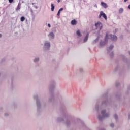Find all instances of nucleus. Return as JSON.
Listing matches in <instances>:
<instances>
[{
    "label": "nucleus",
    "instance_id": "nucleus-1",
    "mask_svg": "<svg viewBox=\"0 0 130 130\" xmlns=\"http://www.w3.org/2000/svg\"><path fill=\"white\" fill-rule=\"evenodd\" d=\"M108 39H111L112 41H116L117 40V37L116 36L112 35L111 34H109L108 33H107L106 34V37H105V41L103 43L102 42H101L100 43V45L101 46H103V45H105L106 43H107V41H108Z\"/></svg>",
    "mask_w": 130,
    "mask_h": 130
},
{
    "label": "nucleus",
    "instance_id": "nucleus-2",
    "mask_svg": "<svg viewBox=\"0 0 130 130\" xmlns=\"http://www.w3.org/2000/svg\"><path fill=\"white\" fill-rule=\"evenodd\" d=\"M101 115H99V120H102L105 117H109L110 114L109 113H106V110L105 109L101 110Z\"/></svg>",
    "mask_w": 130,
    "mask_h": 130
},
{
    "label": "nucleus",
    "instance_id": "nucleus-3",
    "mask_svg": "<svg viewBox=\"0 0 130 130\" xmlns=\"http://www.w3.org/2000/svg\"><path fill=\"white\" fill-rule=\"evenodd\" d=\"M50 47H51V43L48 40H45L44 41V45L43 48L44 51H48L50 50Z\"/></svg>",
    "mask_w": 130,
    "mask_h": 130
},
{
    "label": "nucleus",
    "instance_id": "nucleus-4",
    "mask_svg": "<svg viewBox=\"0 0 130 130\" xmlns=\"http://www.w3.org/2000/svg\"><path fill=\"white\" fill-rule=\"evenodd\" d=\"M34 98L35 99H36V103H37V110H40L41 109V104L40 103V101L38 100V95H35L34 96Z\"/></svg>",
    "mask_w": 130,
    "mask_h": 130
},
{
    "label": "nucleus",
    "instance_id": "nucleus-5",
    "mask_svg": "<svg viewBox=\"0 0 130 130\" xmlns=\"http://www.w3.org/2000/svg\"><path fill=\"white\" fill-rule=\"evenodd\" d=\"M95 26L96 27V29H99V30H102V28H103V25L99 21L95 24Z\"/></svg>",
    "mask_w": 130,
    "mask_h": 130
},
{
    "label": "nucleus",
    "instance_id": "nucleus-6",
    "mask_svg": "<svg viewBox=\"0 0 130 130\" xmlns=\"http://www.w3.org/2000/svg\"><path fill=\"white\" fill-rule=\"evenodd\" d=\"M102 16L105 19V20H106V21L107 20V16H106V14H105V13H104V12H103V11L100 12L99 18L100 19V18H101Z\"/></svg>",
    "mask_w": 130,
    "mask_h": 130
},
{
    "label": "nucleus",
    "instance_id": "nucleus-7",
    "mask_svg": "<svg viewBox=\"0 0 130 130\" xmlns=\"http://www.w3.org/2000/svg\"><path fill=\"white\" fill-rule=\"evenodd\" d=\"M48 36L50 39H54V37H55V35L52 32H50L48 35Z\"/></svg>",
    "mask_w": 130,
    "mask_h": 130
},
{
    "label": "nucleus",
    "instance_id": "nucleus-8",
    "mask_svg": "<svg viewBox=\"0 0 130 130\" xmlns=\"http://www.w3.org/2000/svg\"><path fill=\"white\" fill-rule=\"evenodd\" d=\"M88 38H89V34H86V36L85 37L83 40V42H87V41H88Z\"/></svg>",
    "mask_w": 130,
    "mask_h": 130
},
{
    "label": "nucleus",
    "instance_id": "nucleus-9",
    "mask_svg": "<svg viewBox=\"0 0 130 130\" xmlns=\"http://www.w3.org/2000/svg\"><path fill=\"white\" fill-rule=\"evenodd\" d=\"M101 5L105 9L108 7V5H107V4L104 2H101Z\"/></svg>",
    "mask_w": 130,
    "mask_h": 130
},
{
    "label": "nucleus",
    "instance_id": "nucleus-10",
    "mask_svg": "<svg viewBox=\"0 0 130 130\" xmlns=\"http://www.w3.org/2000/svg\"><path fill=\"white\" fill-rule=\"evenodd\" d=\"M57 122H61V121H63V119L61 117H58L57 118Z\"/></svg>",
    "mask_w": 130,
    "mask_h": 130
},
{
    "label": "nucleus",
    "instance_id": "nucleus-11",
    "mask_svg": "<svg viewBox=\"0 0 130 130\" xmlns=\"http://www.w3.org/2000/svg\"><path fill=\"white\" fill-rule=\"evenodd\" d=\"M39 57H36V58H35L34 59H33V61H34V62H35V63H36V62H38V61H39Z\"/></svg>",
    "mask_w": 130,
    "mask_h": 130
},
{
    "label": "nucleus",
    "instance_id": "nucleus-12",
    "mask_svg": "<svg viewBox=\"0 0 130 130\" xmlns=\"http://www.w3.org/2000/svg\"><path fill=\"white\" fill-rule=\"evenodd\" d=\"M71 25H73V26L77 25V21H76V20H73L71 21Z\"/></svg>",
    "mask_w": 130,
    "mask_h": 130
},
{
    "label": "nucleus",
    "instance_id": "nucleus-13",
    "mask_svg": "<svg viewBox=\"0 0 130 130\" xmlns=\"http://www.w3.org/2000/svg\"><path fill=\"white\" fill-rule=\"evenodd\" d=\"M63 11V8H60L59 11H58V13L57 14V16H60V12L61 11Z\"/></svg>",
    "mask_w": 130,
    "mask_h": 130
},
{
    "label": "nucleus",
    "instance_id": "nucleus-14",
    "mask_svg": "<svg viewBox=\"0 0 130 130\" xmlns=\"http://www.w3.org/2000/svg\"><path fill=\"white\" fill-rule=\"evenodd\" d=\"M76 34L77 36H79L80 37L82 36V34H81V32H80V30H78L76 31Z\"/></svg>",
    "mask_w": 130,
    "mask_h": 130
},
{
    "label": "nucleus",
    "instance_id": "nucleus-15",
    "mask_svg": "<svg viewBox=\"0 0 130 130\" xmlns=\"http://www.w3.org/2000/svg\"><path fill=\"white\" fill-rule=\"evenodd\" d=\"M95 110H96V111H99V104H96L95 105Z\"/></svg>",
    "mask_w": 130,
    "mask_h": 130
},
{
    "label": "nucleus",
    "instance_id": "nucleus-16",
    "mask_svg": "<svg viewBox=\"0 0 130 130\" xmlns=\"http://www.w3.org/2000/svg\"><path fill=\"white\" fill-rule=\"evenodd\" d=\"M99 41V37H98L95 40H94L93 41V44H95V43H97V42H98Z\"/></svg>",
    "mask_w": 130,
    "mask_h": 130
},
{
    "label": "nucleus",
    "instance_id": "nucleus-17",
    "mask_svg": "<svg viewBox=\"0 0 130 130\" xmlns=\"http://www.w3.org/2000/svg\"><path fill=\"white\" fill-rule=\"evenodd\" d=\"M107 100L106 101H103L102 102V105H107Z\"/></svg>",
    "mask_w": 130,
    "mask_h": 130
},
{
    "label": "nucleus",
    "instance_id": "nucleus-18",
    "mask_svg": "<svg viewBox=\"0 0 130 130\" xmlns=\"http://www.w3.org/2000/svg\"><path fill=\"white\" fill-rule=\"evenodd\" d=\"M51 10L52 12H53V11H54V8H55L54 4H52L51 5Z\"/></svg>",
    "mask_w": 130,
    "mask_h": 130
},
{
    "label": "nucleus",
    "instance_id": "nucleus-19",
    "mask_svg": "<svg viewBox=\"0 0 130 130\" xmlns=\"http://www.w3.org/2000/svg\"><path fill=\"white\" fill-rule=\"evenodd\" d=\"M21 22H24L25 21V17L22 16L20 18Z\"/></svg>",
    "mask_w": 130,
    "mask_h": 130
},
{
    "label": "nucleus",
    "instance_id": "nucleus-20",
    "mask_svg": "<svg viewBox=\"0 0 130 130\" xmlns=\"http://www.w3.org/2000/svg\"><path fill=\"white\" fill-rule=\"evenodd\" d=\"M123 8H120V9H119V14H121V13H123Z\"/></svg>",
    "mask_w": 130,
    "mask_h": 130
},
{
    "label": "nucleus",
    "instance_id": "nucleus-21",
    "mask_svg": "<svg viewBox=\"0 0 130 130\" xmlns=\"http://www.w3.org/2000/svg\"><path fill=\"white\" fill-rule=\"evenodd\" d=\"M20 9H21V4L19 3L17 8V10H20Z\"/></svg>",
    "mask_w": 130,
    "mask_h": 130
},
{
    "label": "nucleus",
    "instance_id": "nucleus-22",
    "mask_svg": "<svg viewBox=\"0 0 130 130\" xmlns=\"http://www.w3.org/2000/svg\"><path fill=\"white\" fill-rule=\"evenodd\" d=\"M110 125L111 127H114V124H113V123L110 124Z\"/></svg>",
    "mask_w": 130,
    "mask_h": 130
},
{
    "label": "nucleus",
    "instance_id": "nucleus-23",
    "mask_svg": "<svg viewBox=\"0 0 130 130\" xmlns=\"http://www.w3.org/2000/svg\"><path fill=\"white\" fill-rule=\"evenodd\" d=\"M112 48H113V45H111V46H110V47H109V49H110V50H111V49H112Z\"/></svg>",
    "mask_w": 130,
    "mask_h": 130
},
{
    "label": "nucleus",
    "instance_id": "nucleus-24",
    "mask_svg": "<svg viewBox=\"0 0 130 130\" xmlns=\"http://www.w3.org/2000/svg\"><path fill=\"white\" fill-rule=\"evenodd\" d=\"M114 117H115V119H117L118 118V116H117L116 115V114H115V115H114Z\"/></svg>",
    "mask_w": 130,
    "mask_h": 130
},
{
    "label": "nucleus",
    "instance_id": "nucleus-25",
    "mask_svg": "<svg viewBox=\"0 0 130 130\" xmlns=\"http://www.w3.org/2000/svg\"><path fill=\"white\" fill-rule=\"evenodd\" d=\"M5 116H9V113H6L4 114Z\"/></svg>",
    "mask_w": 130,
    "mask_h": 130
},
{
    "label": "nucleus",
    "instance_id": "nucleus-26",
    "mask_svg": "<svg viewBox=\"0 0 130 130\" xmlns=\"http://www.w3.org/2000/svg\"><path fill=\"white\" fill-rule=\"evenodd\" d=\"M47 26H48V27L49 28H50V27H51V25L50 24H49V23H48V24H47Z\"/></svg>",
    "mask_w": 130,
    "mask_h": 130
},
{
    "label": "nucleus",
    "instance_id": "nucleus-27",
    "mask_svg": "<svg viewBox=\"0 0 130 130\" xmlns=\"http://www.w3.org/2000/svg\"><path fill=\"white\" fill-rule=\"evenodd\" d=\"M13 0H9V3H13Z\"/></svg>",
    "mask_w": 130,
    "mask_h": 130
},
{
    "label": "nucleus",
    "instance_id": "nucleus-28",
    "mask_svg": "<svg viewBox=\"0 0 130 130\" xmlns=\"http://www.w3.org/2000/svg\"><path fill=\"white\" fill-rule=\"evenodd\" d=\"M94 7L95 8H98V7L97 6V4H95V5H94Z\"/></svg>",
    "mask_w": 130,
    "mask_h": 130
},
{
    "label": "nucleus",
    "instance_id": "nucleus-29",
    "mask_svg": "<svg viewBox=\"0 0 130 130\" xmlns=\"http://www.w3.org/2000/svg\"><path fill=\"white\" fill-rule=\"evenodd\" d=\"M52 87H53L52 85H51V86H50V89H52Z\"/></svg>",
    "mask_w": 130,
    "mask_h": 130
},
{
    "label": "nucleus",
    "instance_id": "nucleus-30",
    "mask_svg": "<svg viewBox=\"0 0 130 130\" xmlns=\"http://www.w3.org/2000/svg\"><path fill=\"white\" fill-rule=\"evenodd\" d=\"M128 9H129V10H130V5H128Z\"/></svg>",
    "mask_w": 130,
    "mask_h": 130
},
{
    "label": "nucleus",
    "instance_id": "nucleus-31",
    "mask_svg": "<svg viewBox=\"0 0 130 130\" xmlns=\"http://www.w3.org/2000/svg\"><path fill=\"white\" fill-rule=\"evenodd\" d=\"M58 3H60V0H57Z\"/></svg>",
    "mask_w": 130,
    "mask_h": 130
},
{
    "label": "nucleus",
    "instance_id": "nucleus-32",
    "mask_svg": "<svg viewBox=\"0 0 130 130\" xmlns=\"http://www.w3.org/2000/svg\"><path fill=\"white\" fill-rule=\"evenodd\" d=\"M124 3H126L127 0H124Z\"/></svg>",
    "mask_w": 130,
    "mask_h": 130
},
{
    "label": "nucleus",
    "instance_id": "nucleus-33",
    "mask_svg": "<svg viewBox=\"0 0 130 130\" xmlns=\"http://www.w3.org/2000/svg\"><path fill=\"white\" fill-rule=\"evenodd\" d=\"M0 37H2V34H0Z\"/></svg>",
    "mask_w": 130,
    "mask_h": 130
},
{
    "label": "nucleus",
    "instance_id": "nucleus-34",
    "mask_svg": "<svg viewBox=\"0 0 130 130\" xmlns=\"http://www.w3.org/2000/svg\"><path fill=\"white\" fill-rule=\"evenodd\" d=\"M128 118H130V115H128Z\"/></svg>",
    "mask_w": 130,
    "mask_h": 130
}]
</instances>
